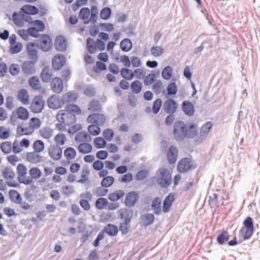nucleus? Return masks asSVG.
Instances as JSON below:
<instances>
[{
	"instance_id": "obj_54",
	"label": "nucleus",
	"mask_w": 260,
	"mask_h": 260,
	"mask_svg": "<svg viewBox=\"0 0 260 260\" xmlns=\"http://www.w3.org/2000/svg\"><path fill=\"white\" fill-rule=\"evenodd\" d=\"M164 49L160 46H153L150 48L151 54L156 57L162 54Z\"/></svg>"
},
{
	"instance_id": "obj_2",
	"label": "nucleus",
	"mask_w": 260,
	"mask_h": 260,
	"mask_svg": "<svg viewBox=\"0 0 260 260\" xmlns=\"http://www.w3.org/2000/svg\"><path fill=\"white\" fill-rule=\"evenodd\" d=\"M157 183L161 188H168L171 183V174L169 170L162 168L156 171L155 176Z\"/></svg>"
},
{
	"instance_id": "obj_51",
	"label": "nucleus",
	"mask_w": 260,
	"mask_h": 260,
	"mask_svg": "<svg viewBox=\"0 0 260 260\" xmlns=\"http://www.w3.org/2000/svg\"><path fill=\"white\" fill-rule=\"evenodd\" d=\"M33 148L36 152H41L44 149V144L42 140H38L34 142Z\"/></svg>"
},
{
	"instance_id": "obj_63",
	"label": "nucleus",
	"mask_w": 260,
	"mask_h": 260,
	"mask_svg": "<svg viewBox=\"0 0 260 260\" xmlns=\"http://www.w3.org/2000/svg\"><path fill=\"white\" fill-rule=\"evenodd\" d=\"M162 104L161 100L159 98L157 99L153 104L152 111L155 114H157L160 110Z\"/></svg>"
},
{
	"instance_id": "obj_62",
	"label": "nucleus",
	"mask_w": 260,
	"mask_h": 260,
	"mask_svg": "<svg viewBox=\"0 0 260 260\" xmlns=\"http://www.w3.org/2000/svg\"><path fill=\"white\" fill-rule=\"evenodd\" d=\"M22 49V45L21 43H17L13 45H11L10 51L12 54H17L20 52Z\"/></svg>"
},
{
	"instance_id": "obj_22",
	"label": "nucleus",
	"mask_w": 260,
	"mask_h": 260,
	"mask_svg": "<svg viewBox=\"0 0 260 260\" xmlns=\"http://www.w3.org/2000/svg\"><path fill=\"white\" fill-rule=\"evenodd\" d=\"M18 99L23 104H28L29 102V96L27 90L25 89H20L18 93Z\"/></svg>"
},
{
	"instance_id": "obj_28",
	"label": "nucleus",
	"mask_w": 260,
	"mask_h": 260,
	"mask_svg": "<svg viewBox=\"0 0 260 260\" xmlns=\"http://www.w3.org/2000/svg\"><path fill=\"white\" fill-rule=\"evenodd\" d=\"M39 134L43 138L49 139L53 136V131L49 127H43L39 130Z\"/></svg>"
},
{
	"instance_id": "obj_3",
	"label": "nucleus",
	"mask_w": 260,
	"mask_h": 260,
	"mask_svg": "<svg viewBox=\"0 0 260 260\" xmlns=\"http://www.w3.org/2000/svg\"><path fill=\"white\" fill-rule=\"evenodd\" d=\"M44 106V101L42 95L35 96L31 103L30 109L33 113H38L41 112Z\"/></svg>"
},
{
	"instance_id": "obj_40",
	"label": "nucleus",
	"mask_w": 260,
	"mask_h": 260,
	"mask_svg": "<svg viewBox=\"0 0 260 260\" xmlns=\"http://www.w3.org/2000/svg\"><path fill=\"white\" fill-rule=\"evenodd\" d=\"M17 173L18 174V180L22 177H25L27 173V169L24 165L19 164L17 167Z\"/></svg>"
},
{
	"instance_id": "obj_11",
	"label": "nucleus",
	"mask_w": 260,
	"mask_h": 260,
	"mask_svg": "<svg viewBox=\"0 0 260 260\" xmlns=\"http://www.w3.org/2000/svg\"><path fill=\"white\" fill-rule=\"evenodd\" d=\"M36 45L34 42H29L26 46V51L29 59L37 62L38 60V51L34 47Z\"/></svg>"
},
{
	"instance_id": "obj_61",
	"label": "nucleus",
	"mask_w": 260,
	"mask_h": 260,
	"mask_svg": "<svg viewBox=\"0 0 260 260\" xmlns=\"http://www.w3.org/2000/svg\"><path fill=\"white\" fill-rule=\"evenodd\" d=\"M66 111H63L62 110L59 111L56 115V119L59 122L63 123L64 125H67V118H66Z\"/></svg>"
},
{
	"instance_id": "obj_39",
	"label": "nucleus",
	"mask_w": 260,
	"mask_h": 260,
	"mask_svg": "<svg viewBox=\"0 0 260 260\" xmlns=\"http://www.w3.org/2000/svg\"><path fill=\"white\" fill-rule=\"evenodd\" d=\"M173 75V69L169 66H167L165 67L161 72V76L163 79L165 80H169L171 79Z\"/></svg>"
},
{
	"instance_id": "obj_9",
	"label": "nucleus",
	"mask_w": 260,
	"mask_h": 260,
	"mask_svg": "<svg viewBox=\"0 0 260 260\" xmlns=\"http://www.w3.org/2000/svg\"><path fill=\"white\" fill-rule=\"evenodd\" d=\"M51 90L55 93H59L63 89V82L59 77L53 78L50 82Z\"/></svg>"
},
{
	"instance_id": "obj_27",
	"label": "nucleus",
	"mask_w": 260,
	"mask_h": 260,
	"mask_svg": "<svg viewBox=\"0 0 260 260\" xmlns=\"http://www.w3.org/2000/svg\"><path fill=\"white\" fill-rule=\"evenodd\" d=\"M230 234L226 231H224L220 233L217 238V241L220 245L226 244L230 239Z\"/></svg>"
},
{
	"instance_id": "obj_45",
	"label": "nucleus",
	"mask_w": 260,
	"mask_h": 260,
	"mask_svg": "<svg viewBox=\"0 0 260 260\" xmlns=\"http://www.w3.org/2000/svg\"><path fill=\"white\" fill-rule=\"evenodd\" d=\"M167 94L171 96L175 95L176 94L178 88L175 82H171L168 84L167 87Z\"/></svg>"
},
{
	"instance_id": "obj_17",
	"label": "nucleus",
	"mask_w": 260,
	"mask_h": 260,
	"mask_svg": "<svg viewBox=\"0 0 260 260\" xmlns=\"http://www.w3.org/2000/svg\"><path fill=\"white\" fill-rule=\"evenodd\" d=\"M49 155L53 159L58 160L62 155V149L57 145L52 146L49 150Z\"/></svg>"
},
{
	"instance_id": "obj_6",
	"label": "nucleus",
	"mask_w": 260,
	"mask_h": 260,
	"mask_svg": "<svg viewBox=\"0 0 260 260\" xmlns=\"http://www.w3.org/2000/svg\"><path fill=\"white\" fill-rule=\"evenodd\" d=\"M191 160L188 157L181 159L178 163L177 169L180 173H186L188 172L192 167Z\"/></svg>"
},
{
	"instance_id": "obj_29",
	"label": "nucleus",
	"mask_w": 260,
	"mask_h": 260,
	"mask_svg": "<svg viewBox=\"0 0 260 260\" xmlns=\"http://www.w3.org/2000/svg\"><path fill=\"white\" fill-rule=\"evenodd\" d=\"M61 98L62 102H63V104H64L75 101L77 96L76 93L68 92L63 94Z\"/></svg>"
},
{
	"instance_id": "obj_56",
	"label": "nucleus",
	"mask_w": 260,
	"mask_h": 260,
	"mask_svg": "<svg viewBox=\"0 0 260 260\" xmlns=\"http://www.w3.org/2000/svg\"><path fill=\"white\" fill-rule=\"evenodd\" d=\"M133 216V211L132 210H126L123 213H121L120 217L124 219V221L131 223V220Z\"/></svg>"
},
{
	"instance_id": "obj_19",
	"label": "nucleus",
	"mask_w": 260,
	"mask_h": 260,
	"mask_svg": "<svg viewBox=\"0 0 260 260\" xmlns=\"http://www.w3.org/2000/svg\"><path fill=\"white\" fill-rule=\"evenodd\" d=\"M39 152L33 151L26 154V159L31 164H37L42 161V156L38 154Z\"/></svg>"
},
{
	"instance_id": "obj_44",
	"label": "nucleus",
	"mask_w": 260,
	"mask_h": 260,
	"mask_svg": "<svg viewBox=\"0 0 260 260\" xmlns=\"http://www.w3.org/2000/svg\"><path fill=\"white\" fill-rule=\"evenodd\" d=\"M157 75L155 73H150L144 77V84L145 86L151 85L156 78Z\"/></svg>"
},
{
	"instance_id": "obj_35",
	"label": "nucleus",
	"mask_w": 260,
	"mask_h": 260,
	"mask_svg": "<svg viewBox=\"0 0 260 260\" xmlns=\"http://www.w3.org/2000/svg\"><path fill=\"white\" fill-rule=\"evenodd\" d=\"M88 110L93 112H100L101 105L100 102L95 99L91 100L89 104Z\"/></svg>"
},
{
	"instance_id": "obj_38",
	"label": "nucleus",
	"mask_w": 260,
	"mask_h": 260,
	"mask_svg": "<svg viewBox=\"0 0 260 260\" xmlns=\"http://www.w3.org/2000/svg\"><path fill=\"white\" fill-rule=\"evenodd\" d=\"M9 196L11 200L17 204L20 203L22 200L20 194L17 191L14 189L9 191Z\"/></svg>"
},
{
	"instance_id": "obj_8",
	"label": "nucleus",
	"mask_w": 260,
	"mask_h": 260,
	"mask_svg": "<svg viewBox=\"0 0 260 260\" xmlns=\"http://www.w3.org/2000/svg\"><path fill=\"white\" fill-rule=\"evenodd\" d=\"M36 62L32 61H25L22 64V70L26 75H30L36 73Z\"/></svg>"
},
{
	"instance_id": "obj_55",
	"label": "nucleus",
	"mask_w": 260,
	"mask_h": 260,
	"mask_svg": "<svg viewBox=\"0 0 260 260\" xmlns=\"http://www.w3.org/2000/svg\"><path fill=\"white\" fill-rule=\"evenodd\" d=\"M95 147L97 148H103L106 146V141L102 137H97L94 140Z\"/></svg>"
},
{
	"instance_id": "obj_7",
	"label": "nucleus",
	"mask_w": 260,
	"mask_h": 260,
	"mask_svg": "<svg viewBox=\"0 0 260 260\" xmlns=\"http://www.w3.org/2000/svg\"><path fill=\"white\" fill-rule=\"evenodd\" d=\"M66 59L63 55L58 54L54 56L52 60V67L55 71L60 70L65 64Z\"/></svg>"
},
{
	"instance_id": "obj_37",
	"label": "nucleus",
	"mask_w": 260,
	"mask_h": 260,
	"mask_svg": "<svg viewBox=\"0 0 260 260\" xmlns=\"http://www.w3.org/2000/svg\"><path fill=\"white\" fill-rule=\"evenodd\" d=\"M124 194L122 190H118L110 193L109 194L108 199L112 201H116L120 199Z\"/></svg>"
},
{
	"instance_id": "obj_14",
	"label": "nucleus",
	"mask_w": 260,
	"mask_h": 260,
	"mask_svg": "<svg viewBox=\"0 0 260 260\" xmlns=\"http://www.w3.org/2000/svg\"><path fill=\"white\" fill-rule=\"evenodd\" d=\"M139 199L138 194L135 191H131L126 195L124 204L126 206L133 207Z\"/></svg>"
},
{
	"instance_id": "obj_33",
	"label": "nucleus",
	"mask_w": 260,
	"mask_h": 260,
	"mask_svg": "<svg viewBox=\"0 0 260 260\" xmlns=\"http://www.w3.org/2000/svg\"><path fill=\"white\" fill-rule=\"evenodd\" d=\"M120 48L124 52L129 51L132 48V43L129 39H124L120 42Z\"/></svg>"
},
{
	"instance_id": "obj_24",
	"label": "nucleus",
	"mask_w": 260,
	"mask_h": 260,
	"mask_svg": "<svg viewBox=\"0 0 260 260\" xmlns=\"http://www.w3.org/2000/svg\"><path fill=\"white\" fill-rule=\"evenodd\" d=\"M28 83L31 88L35 90H41L42 89L39 79L36 76L30 78Z\"/></svg>"
},
{
	"instance_id": "obj_42",
	"label": "nucleus",
	"mask_w": 260,
	"mask_h": 260,
	"mask_svg": "<svg viewBox=\"0 0 260 260\" xmlns=\"http://www.w3.org/2000/svg\"><path fill=\"white\" fill-rule=\"evenodd\" d=\"M41 125L40 119L37 117H32L30 119L29 122V128L32 130L39 128Z\"/></svg>"
},
{
	"instance_id": "obj_34",
	"label": "nucleus",
	"mask_w": 260,
	"mask_h": 260,
	"mask_svg": "<svg viewBox=\"0 0 260 260\" xmlns=\"http://www.w3.org/2000/svg\"><path fill=\"white\" fill-rule=\"evenodd\" d=\"M17 115L18 118L22 120H26L28 118L29 113L26 108L20 107L17 110Z\"/></svg>"
},
{
	"instance_id": "obj_12",
	"label": "nucleus",
	"mask_w": 260,
	"mask_h": 260,
	"mask_svg": "<svg viewBox=\"0 0 260 260\" xmlns=\"http://www.w3.org/2000/svg\"><path fill=\"white\" fill-rule=\"evenodd\" d=\"M178 155V150L177 147L173 145L169 147L167 152V159L170 164H174L176 162Z\"/></svg>"
},
{
	"instance_id": "obj_21",
	"label": "nucleus",
	"mask_w": 260,
	"mask_h": 260,
	"mask_svg": "<svg viewBox=\"0 0 260 260\" xmlns=\"http://www.w3.org/2000/svg\"><path fill=\"white\" fill-rule=\"evenodd\" d=\"M141 221L143 225L147 226L153 223L154 216L152 213H145L141 216Z\"/></svg>"
},
{
	"instance_id": "obj_15",
	"label": "nucleus",
	"mask_w": 260,
	"mask_h": 260,
	"mask_svg": "<svg viewBox=\"0 0 260 260\" xmlns=\"http://www.w3.org/2000/svg\"><path fill=\"white\" fill-rule=\"evenodd\" d=\"M181 109L183 113L188 116H192L194 113V106L189 101H184L182 103Z\"/></svg>"
},
{
	"instance_id": "obj_20",
	"label": "nucleus",
	"mask_w": 260,
	"mask_h": 260,
	"mask_svg": "<svg viewBox=\"0 0 260 260\" xmlns=\"http://www.w3.org/2000/svg\"><path fill=\"white\" fill-rule=\"evenodd\" d=\"M20 12L28 15H36L39 13V9L35 6L26 5L20 9Z\"/></svg>"
},
{
	"instance_id": "obj_1",
	"label": "nucleus",
	"mask_w": 260,
	"mask_h": 260,
	"mask_svg": "<svg viewBox=\"0 0 260 260\" xmlns=\"http://www.w3.org/2000/svg\"><path fill=\"white\" fill-rule=\"evenodd\" d=\"M198 128L194 124H186L181 120L175 122L173 126V134L175 139L182 142L186 138L192 139L197 134Z\"/></svg>"
},
{
	"instance_id": "obj_47",
	"label": "nucleus",
	"mask_w": 260,
	"mask_h": 260,
	"mask_svg": "<svg viewBox=\"0 0 260 260\" xmlns=\"http://www.w3.org/2000/svg\"><path fill=\"white\" fill-rule=\"evenodd\" d=\"M114 181V178L112 176H106L101 181V184L102 187H108L111 186Z\"/></svg>"
},
{
	"instance_id": "obj_64",
	"label": "nucleus",
	"mask_w": 260,
	"mask_h": 260,
	"mask_svg": "<svg viewBox=\"0 0 260 260\" xmlns=\"http://www.w3.org/2000/svg\"><path fill=\"white\" fill-rule=\"evenodd\" d=\"M96 67H93V71L96 73H99L101 71H105L107 69L106 64L102 61H96Z\"/></svg>"
},
{
	"instance_id": "obj_26",
	"label": "nucleus",
	"mask_w": 260,
	"mask_h": 260,
	"mask_svg": "<svg viewBox=\"0 0 260 260\" xmlns=\"http://www.w3.org/2000/svg\"><path fill=\"white\" fill-rule=\"evenodd\" d=\"M161 200L159 197L155 198L152 201L151 208L154 213L156 215H159L161 212Z\"/></svg>"
},
{
	"instance_id": "obj_58",
	"label": "nucleus",
	"mask_w": 260,
	"mask_h": 260,
	"mask_svg": "<svg viewBox=\"0 0 260 260\" xmlns=\"http://www.w3.org/2000/svg\"><path fill=\"white\" fill-rule=\"evenodd\" d=\"M1 148L2 151L6 154H8L11 152L12 145L10 142H5L1 144Z\"/></svg>"
},
{
	"instance_id": "obj_46",
	"label": "nucleus",
	"mask_w": 260,
	"mask_h": 260,
	"mask_svg": "<svg viewBox=\"0 0 260 260\" xmlns=\"http://www.w3.org/2000/svg\"><path fill=\"white\" fill-rule=\"evenodd\" d=\"M95 43L94 40L91 38H88L87 39V48L88 52L90 54H93L96 50Z\"/></svg>"
},
{
	"instance_id": "obj_60",
	"label": "nucleus",
	"mask_w": 260,
	"mask_h": 260,
	"mask_svg": "<svg viewBox=\"0 0 260 260\" xmlns=\"http://www.w3.org/2000/svg\"><path fill=\"white\" fill-rule=\"evenodd\" d=\"M131 226V223H128L125 221L121 222L119 225V230L121 232L122 235H124L127 234Z\"/></svg>"
},
{
	"instance_id": "obj_18",
	"label": "nucleus",
	"mask_w": 260,
	"mask_h": 260,
	"mask_svg": "<svg viewBox=\"0 0 260 260\" xmlns=\"http://www.w3.org/2000/svg\"><path fill=\"white\" fill-rule=\"evenodd\" d=\"M175 200V194L170 193L165 199L163 202L162 211L165 213H167L170 210L172 203Z\"/></svg>"
},
{
	"instance_id": "obj_59",
	"label": "nucleus",
	"mask_w": 260,
	"mask_h": 260,
	"mask_svg": "<svg viewBox=\"0 0 260 260\" xmlns=\"http://www.w3.org/2000/svg\"><path fill=\"white\" fill-rule=\"evenodd\" d=\"M162 83L160 80H157L152 86V90L157 94H160L162 90Z\"/></svg>"
},
{
	"instance_id": "obj_4",
	"label": "nucleus",
	"mask_w": 260,
	"mask_h": 260,
	"mask_svg": "<svg viewBox=\"0 0 260 260\" xmlns=\"http://www.w3.org/2000/svg\"><path fill=\"white\" fill-rule=\"evenodd\" d=\"M52 45V39L50 36L43 34L41 36L40 43L37 46L43 51L47 52L51 49Z\"/></svg>"
},
{
	"instance_id": "obj_10",
	"label": "nucleus",
	"mask_w": 260,
	"mask_h": 260,
	"mask_svg": "<svg viewBox=\"0 0 260 260\" xmlns=\"http://www.w3.org/2000/svg\"><path fill=\"white\" fill-rule=\"evenodd\" d=\"M178 108V104L175 100L168 99L164 103V108L165 112L169 114H174Z\"/></svg>"
},
{
	"instance_id": "obj_48",
	"label": "nucleus",
	"mask_w": 260,
	"mask_h": 260,
	"mask_svg": "<svg viewBox=\"0 0 260 260\" xmlns=\"http://www.w3.org/2000/svg\"><path fill=\"white\" fill-rule=\"evenodd\" d=\"M111 9L109 7H105L100 12V17L104 20L109 19L111 15Z\"/></svg>"
},
{
	"instance_id": "obj_50",
	"label": "nucleus",
	"mask_w": 260,
	"mask_h": 260,
	"mask_svg": "<svg viewBox=\"0 0 260 260\" xmlns=\"http://www.w3.org/2000/svg\"><path fill=\"white\" fill-rule=\"evenodd\" d=\"M33 133V130H32L29 127L28 128H23L21 127L20 125H19L17 127V134L19 135H29Z\"/></svg>"
},
{
	"instance_id": "obj_25",
	"label": "nucleus",
	"mask_w": 260,
	"mask_h": 260,
	"mask_svg": "<svg viewBox=\"0 0 260 260\" xmlns=\"http://www.w3.org/2000/svg\"><path fill=\"white\" fill-rule=\"evenodd\" d=\"M105 232L110 236L117 235L118 232V227L113 224L108 223L104 228Z\"/></svg>"
},
{
	"instance_id": "obj_43",
	"label": "nucleus",
	"mask_w": 260,
	"mask_h": 260,
	"mask_svg": "<svg viewBox=\"0 0 260 260\" xmlns=\"http://www.w3.org/2000/svg\"><path fill=\"white\" fill-rule=\"evenodd\" d=\"M142 87V83L139 80L133 81L131 85L132 91L136 94H138L141 92Z\"/></svg>"
},
{
	"instance_id": "obj_5",
	"label": "nucleus",
	"mask_w": 260,
	"mask_h": 260,
	"mask_svg": "<svg viewBox=\"0 0 260 260\" xmlns=\"http://www.w3.org/2000/svg\"><path fill=\"white\" fill-rule=\"evenodd\" d=\"M47 104L49 108L54 109H58L64 105L62 98L56 94L52 95L48 98Z\"/></svg>"
},
{
	"instance_id": "obj_16",
	"label": "nucleus",
	"mask_w": 260,
	"mask_h": 260,
	"mask_svg": "<svg viewBox=\"0 0 260 260\" xmlns=\"http://www.w3.org/2000/svg\"><path fill=\"white\" fill-rule=\"evenodd\" d=\"M52 76V71L49 66L45 67L42 70L40 78L44 83H48L50 81Z\"/></svg>"
},
{
	"instance_id": "obj_31",
	"label": "nucleus",
	"mask_w": 260,
	"mask_h": 260,
	"mask_svg": "<svg viewBox=\"0 0 260 260\" xmlns=\"http://www.w3.org/2000/svg\"><path fill=\"white\" fill-rule=\"evenodd\" d=\"M2 174L4 178L7 180H12L15 177V174L13 169L10 167H6L2 171Z\"/></svg>"
},
{
	"instance_id": "obj_36",
	"label": "nucleus",
	"mask_w": 260,
	"mask_h": 260,
	"mask_svg": "<svg viewBox=\"0 0 260 260\" xmlns=\"http://www.w3.org/2000/svg\"><path fill=\"white\" fill-rule=\"evenodd\" d=\"M64 155L68 160L73 159L76 156V151L73 147H67L64 151Z\"/></svg>"
},
{
	"instance_id": "obj_30",
	"label": "nucleus",
	"mask_w": 260,
	"mask_h": 260,
	"mask_svg": "<svg viewBox=\"0 0 260 260\" xmlns=\"http://www.w3.org/2000/svg\"><path fill=\"white\" fill-rule=\"evenodd\" d=\"M92 146L88 143H82L78 147V151L82 154H86L90 152L92 150Z\"/></svg>"
},
{
	"instance_id": "obj_49",
	"label": "nucleus",
	"mask_w": 260,
	"mask_h": 260,
	"mask_svg": "<svg viewBox=\"0 0 260 260\" xmlns=\"http://www.w3.org/2000/svg\"><path fill=\"white\" fill-rule=\"evenodd\" d=\"M108 204V201L106 198H98L95 203L96 207L99 209H103Z\"/></svg>"
},
{
	"instance_id": "obj_52",
	"label": "nucleus",
	"mask_w": 260,
	"mask_h": 260,
	"mask_svg": "<svg viewBox=\"0 0 260 260\" xmlns=\"http://www.w3.org/2000/svg\"><path fill=\"white\" fill-rule=\"evenodd\" d=\"M90 14V10L88 8L84 7L80 9L79 13V18L84 21L87 19Z\"/></svg>"
},
{
	"instance_id": "obj_53",
	"label": "nucleus",
	"mask_w": 260,
	"mask_h": 260,
	"mask_svg": "<svg viewBox=\"0 0 260 260\" xmlns=\"http://www.w3.org/2000/svg\"><path fill=\"white\" fill-rule=\"evenodd\" d=\"M12 19L15 25L20 27L23 26L22 14L19 15L17 12H14L12 14Z\"/></svg>"
},
{
	"instance_id": "obj_57",
	"label": "nucleus",
	"mask_w": 260,
	"mask_h": 260,
	"mask_svg": "<svg viewBox=\"0 0 260 260\" xmlns=\"http://www.w3.org/2000/svg\"><path fill=\"white\" fill-rule=\"evenodd\" d=\"M88 131L92 136H98L101 132V128L95 124H91L88 127Z\"/></svg>"
},
{
	"instance_id": "obj_23",
	"label": "nucleus",
	"mask_w": 260,
	"mask_h": 260,
	"mask_svg": "<svg viewBox=\"0 0 260 260\" xmlns=\"http://www.w3.org/2000/svg\"><path fill=\"white\" fill-rule=\"evenodd\" d=\"M77 142H91V137L85 131H81L77 134L75 137Z\"/></svg>"
},
{
	"instance_id": "obj_41",
	"label": "nucleus",
	"mask_w": 260,
	"mask_h": 260,
	"mask_svg": "<svg viewBox=\"0 0 260 260\" xmlns=\"http://www.w3.org/2000/svg\"><path fill=\"white\" fill-rule=\"evenodd\" d=\"M121 76L124 79L130 80L134 76V73L131 70L127 68H122L120 71Z\"/></svg>"
},
{
	"instance_id": "obj_13",
	"label": "nucleus",
	"mask_w": 260,
	"mask_h": 260,
	"mask_svg": "<svg viewBox=\"0 0 260 260\" xmlns=\"http://www.w3.org/2000/svg\"><path fill=\"white\" fill-rule=\"evenodd\" d=\"M54 47L56 50L60 52H63L66 50V40L62 35L57 36L54 42Z\"/></svg>"
},
{
	"instance_id": "obj_32",
	"label": "nucleus",
	"mask_w": 260,
	"mask_h": 260,
	"mask_svg": "<svg viewBox=\"0 0 260 260\" xmlns=\"http://www.w3.org/2000/svg\"><path fill=\"white\" fill-rule=\"evenodd\" d=\"M98 14V9L96 6H92L91 8V16L89 19L84 21L85 24H88L89 21L94 23L97 20V15Z\"/></svg>"
}]
</instances>
